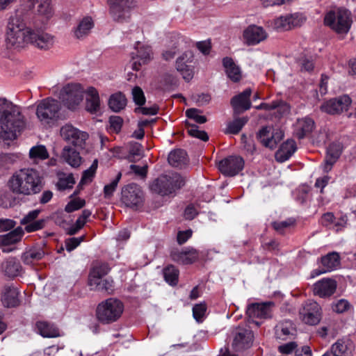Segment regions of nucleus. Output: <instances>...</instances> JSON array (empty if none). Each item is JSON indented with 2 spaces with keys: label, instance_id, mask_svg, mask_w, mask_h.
<instances>
[{
  "label": "nucleus",
  "instance_id": "f257e3e1",
  "mask_svg": "<svg viewBox=\"0 0 356 356\" xmlns=\"http://www.w3.org/2000/svg\"><path fill=\"white\" fill-rule=\"evenodd\" d=\"M54 36L43 30L27 27L22 17L15 14L11 16L7 26L6 43L8 49L20 50L28 44L41 50L53 47Z\"/></svg>",
  "mask_w": 356,
  "mask_h": 356
},
{
  "label": "nucleus",
  "instance_id": "f03ea898",
  "mask_svg": "<svg viewBox=\"0 0 356 356\" xmlns=\"http://www.w3.org/2000/svg\"><path fill=\"white\" fill-rule=\"evenodd\" d=\"M24 124L20 107L5 98H0V138L15 139Z\"/></svg>",
  "mask_w": 356,
  "mask_h": 356
},
{
  "label": "nucleus",
  "instance_id": "7ed1b4c3",
  "mask_svg": "<svg viewBox=\"0 0 356 356\" xmlns=\"http://www.w3.org/2000/svg\"><path fill=\"white\" fill-rule=\"evenodd\" d=\"M11 190L16 193L31 195L42 189V178L38 171L24 168L16 172L9 181Z\"/></svg>",
  "mask_w": 356,
  "mask_h": 356
},
{
  "label": "nucleus",
  "instance_id": "20e7f679",
  "mask_svg": "<svg viewBox=\"0 0 356 356\" xmlns=\"http://www.w3.org/2000/svg\"><path fill=\"white\" fill-rule=\"evenodd\" d=\"M124 311L122 302L115 298H109L98 304L96 318L103 325H109L118 321Z\"/></svg>",
  "mask_w": 356,
  "mask_h": 356
},
{
  "label": "nucleus",
  "instance_id": "39448f33",
  "mask_svg": "<svg viewBox=\"0 0 356 356\" xmlns=\"http://www.w3.org/2000/svg\"><path fill=\"white\" fill-rule=\"evenodd\" d=\"M185 180L179 174L170 173L156 179L150 185L151 191L161 195H168L180 189Z\"/></svg>",
  "mask_w": 356,
  "mask_h": 356
},
{
  "label": "nucleus",
  "instance_id": "423d86ee",
  "mask_svg": "<svg viewBox=\"0 0 356 356\" xmlns=\"http://www.w3.org/2000/svg\"><path fill=\"white\" fill-rule=\"evenodd\" d=\"M60 104L53 98H46L40 101L36 109V115L43 125L51 126L58 119Z\"/></svg>",
  "mask_w": 356,
  "mask_h": 356
},
{
  "label": "nucleus",
  "instance_id": "0eeeda50",
  "mask_svg": "<svg viewBox=\"0 0 356 356\" xmlns=\"http://www.w3.org/2000/svg\"><path fill=\"white\" fill-rule=\"evenodd\" d=\"M324 23L337 33H347L352 23L350 13L343 8L330 11L325 16Z\"/></svg>",
  "mask_w": 356,
  "mask_h": 356
},
{
  "label": "nucleus",
  "instance_id": "6e6552de",
  "mask_svg": "<svg viewBox=\"0 0 356 356\" xmlns=\"http://www.w3.org/2000/svg\"><path fill=\"white\" fill-rule=\"evenodd\" d=\"M85 90L79 83H69L60 92L59 98L70 109H74L83 99Z\"/></svg>",
  "mask_w": 356,
  "mask_h": 356
},
{
  "label": "nucleus",
  "instance_id": "1a4fd4ad",
  "mask_svg": "<svg viewBox=\"0 0 356 356\" xmlns=\"http://www.w3.org/2000/svg\"><path fill=\"white\" fill-rule=\"evenodd\" d=\"M108 2L111 17L118 22H124L129 19L130 11L136 6L134 0H108Z\"/></svg>",
  "mask_w": 356,
  "mask_h": 356
},
{
  "label": "nucleus",
  "instance_id": "9d476101",
  "mask_svg": "<svg viewBox=\"0 0 356 356\" xmlns=\"http://www.w3.org/2000/svg\"><path fill=\"white\" fill-rule=\"evenodd\" d=\"M301 321L307 325H316L320 323L323 316L321 305L315 301L305 302L299 310Z\"/></svg>",
  "mask_w": 356,
  "mask_h": 356
},
{
  "label": "nucleus",
  "instance_id": "9b49d317",
  "mask_svg": "<svg viewBox=\"0 0 356 356\" xmlns=\"http://www.w3.org/2000/svg\"><path fill=\"white\" fill-rule=\"evenodd\" d=\"M121 201L127 207L138 208L141 206L144 195L140 187L136 184H130L124 186L121 192Z\"/></svg>",
  "mask_w": 356,
  "mask_h": 356
},
{
  "label": "nucleus",
  "instance_id": "f8f14e48",
  "mask_svg": "<svg viewBox=\"0 0 356 356\" xmlns=\"http://www.w3.org/2000/svg\"><path fill=\"white\" fill-rule=\"evenodd\" d=\"M253 339V332L250 329L238 326L233 331L232 349L235 352L248 349L252 346Z\"/></svg>",
  "mask_w": 356,
  "mask_h": 356
},
{
  "label": "nucleus",
  "instance_id": "ddd939ff",
  "mask_svg": "<svg viewBox=\"0 0 356 356\" xmlns=\"http://www.w3.org/2000/svg\"><path fill=\"white\" fill-rule=\"evenodd\" d=\"M133 64L132 68L138 71L140 66L146 65L153 59V51L149 44L137 42L134 50L131 53Z\"/></svg>",
  "mask_w": 356,
  "mask_h": 356
},
{
  "label": "nucleus",
  "instance_id": "4468645a",
  "mask_svg": "<svg viewBox=\"0 0 356 356\" xmlns=\"http://www.w3.org/2000/svg\"><path fill=\"white\" fill-rule=\"evenodd\" d=\"M60 136L64 140L78 147H82L88 138L86 132L68 124L61 127Z\"/></svg>",
  "mask_w": 356,
  "mask_h": 356
},
{
  "label": "nucleus",
  "instance_id": "2eb2a0df",
  "mask_svg": "<svg viewBox=\"0 0 356 356\" xmlns=\"http://www.w3.org/2000/svg\"><path fill=\"white\" fill-rule=\"evenodd\" d=\"M351 99L348 95H342L330 99L321 106V110L330 115L340 114L348 111L351 104Z\"/></svg>",
  "mask_w": 356,
  "mask_h": 356
},
{
  "label": "nucleus",
  "instance_id": "dca6fc26",
  "mask_svg": "<svg viewBox=\"0 0 356 356\" xmlns=\"http://www.w3.org/2000/svg\"><path fill=\"white\" fill-rule=\"evenodd\" d=\"M244 167V160L238 156H229L218 163L220 171L225 176L234 177Z\"/></svg>",
  "mask_w": 356,
  "mask_h": 356
},
{
  "label": "nucleus",
  "instance_id": "f3484780",
  "mask_svg": "<svg viewBox=\"0 0 356 356\" xmlns=\"http://www.w3.org/2000/svg\"><path fill=\"white\" fill-rule=\"evenodd\" d=\"M274 302H254L248 305L246 314L250 318H268L272 316Z\"/></svg>",
  "mask_w": 356,
  "mask_h": 356
},
{
  "label": "nucleus",
  "instance_id": "a211bd4d",
  "mask_svg": "<svg viewBox=\"0 0 356 356\" xmlns=\"http://www.w3.org/2000/svg\"><path fill=\"white\" fill-rule=\"evenodd\" d=\"M193 55L191 51H186L176 60V69L183 78L189 81L194 74Z\"/></svg>",
  "mask_w": 356,
  "mask_h": 356
},
{
  "label": "nucleus",
  "instance_id": "6ab92c4d",
  "mask_svg": "<svg viewBox=\"0 0 356 356\" xmlns=\"http://www.w3.org/2000/svg\"><path fill=\"white\" fill-rule=\"evenodd\" d=\"M40 213L39 209L31 211L20 220V224L24 226V231L31 233L40 230L44 227V219L36 220Z\"/></svg>",
  "mask_w": 356,
  "mask_h": 356
},
{
  "label": "nucleus",
  "instance_id": "aec40b11",
  "mask_svg": "<svg viewBox=\"0 0 356 356\" xmlns=\"http://www.w3.org/2000/svg\"><path fill=\"white\" fill-rule=\"evenodd\" d=\"M243 37L248 45H256L266 39L267 33L261 26L250 25L243 31Z\"/></svg>",
  "mask_w": 356,
  "mask_h": 356
},
{
  "label": "nucleus",
  "instance_id": "412c9836",
  "mask_svg": "<svg viewBox=\"0 0 356 356\" xmlns=\"http://www.w3.org/2000/svg\"><path fill=\"white\" fill-rule=\"evenodd\" d=\"M341 152L342 146L339 143H333L328 146L324 162L321 165L323 172H328L332 170Z\"/></svg>",
  "mask_w": 356,
  "mask_h": 356
},
{
  "label": "nucleus",
  "instance_id": "4be33fe9",
  "mask_svg": "<svg viewBox=\"0 0 356 356\" xmlns=\"http://www.w3.org/2000/svg\"><path fill=\"white\" fill-rule=\"evenodd\" d=\"M337 282L331 278H323L314 284V293L321 298H327L334 293Z\"/></svg>",
  "mask_w": 356,
  "mask_h": 356
},
{
  "label": "nucleus",
  "instance_id": "5701e85b",
  "mask_svg": "<svg viewBox=\"0 0 356 356\" xmlns=\"http://www.w3.org/2000/svg\"><path fill=\"white\" fill-rule=\"evenodd\" d=\"M170 257L174 261L179 264H191L197 260L199 254L193 248H186L184 250L175 249L171 251Z\"/></svg>",
  "mask_w": 356,
  "mask_h": 356
},
{
  "label": "nucleus",
  "instance_id": "b1692460",
  "mask_svg": "<svg viewBox=\"0 0 356 356\" xmlns=\"http://www.w3.org/2000/svg\"><path fill=\"white\" fill-rule=\"evenodd\" d=\"M314 121L308 117L298 119L293 124V134L299 139L308 136L314 128Z\"/></svg>",
  "mask_w": 356,
  "mask_h": 356
},
{
  "label": "nucleus",
  "instance_id": "393cba45",
  "mask_svg": "<svg viewBox=\"0 0 356 356\" xmlns=\"http://www.w3.org/2000/svg\"><path fill=\"white\" fill-rule=\"evenodd\" d=\"M252 94L250 88H246L241 93L231 99V104L236 113L247 111L251 107L250 97Z\"/></svg>",
  "mask_w": 356,
  "mask_h": 356
},
{
  "label": "nucleus",
  "instance_id": "a878e982",
  "mask_svg": "<svg viewBox=\"0 0 356 356\" xmlns=\"http://www.w3.org/2000/svg\"><path fill=\"white\" fill-rule=\"evenodd\" d=\"M354 349L353 341L347 337L338 339L331 347L334 356H351Z\"/></svg>",
  "mask_w": 356,
  "mask_h": 356
},
{
  "label": "nucleus",
  "instance_id": "bb28decb",
  "mask_svg": "<svg viewBox=\"0 0 356 356\" xmlns=\"http://www.w3.org/2000/svg\"><path fill=\"white\" fill-rule=\"evenodd\" d=\"M86 95V110L92 114H96L100 111V98L97 90L88 87L84 92Z\"/></svg>",
  "mask_w": 356,
  "mask_h": 356
},
{
  "label": "nucleus",
  "instance_id": "cd10ccee",
  "mask_svg": "<svg viewBox=\"0 0 356 356\" xmlns=\"http://www.w3.org/2000/svg\"><path fill=\"white\" fill-rule=\"evenodd\" d=\"M296 144L293 140H287L283 143L275 153V159L279 162L287 161L296 152Z\"/></svg>",
  "mask_w": 356,
  "mask_h": 356
},
{
  "label": "nucleus",
  "instance_id": "c85d7f7f",
  "mask_svg": "<svg viewBox=\"0 0 356 356\" xmlns=\"http://www.w3.org/2000/svg\"><path fill=\"white\" fill-rule=\"evenodd\" d=\"M295 327L292 321H284L275 326L276 338L282 341L290 339L294 334Z\"/></svg>",
  "mask_w": 356,
  "mask_h": 356
},
{
  "label": "nucleus",
  "instance_id": "c756f323",
  "mask_svg": "<svg viewBox=\"0 0 356 356\" xmlns=\"http://www.w3.org/2000/svg\"><path fill=\"white\" fill-rule=\"evenodd\" d=\"M265 129L259 130V133L257 134V138L264 146L271 149L275 148L277 143L282 140L283 137L282 131H276L275 132H273L271 131L269 138H264V133H265Z\"/></svg>",
  "mask_w": 356,
  "mask_h": 356
},
{
  "label": "nucleus",
  "instance_id": "7c9ffc66",
  "mask_svg": "<svg viewBox=\"0 0 356 356\" xmlns=\"http://www.w3.org/2000/svg\"><path fill=\"white\" fill-rule=\"evenodd\" d=\"M222 64L227 76L234 82H238L241 79L240 67L229 57H225L222 60Z\"/></svg>",
  "mask_w": 356,
  "mask_h": 356
},
{
  "label": "nucleus",
  "instance_id": "2f4dec72",
  "mask_svg": "<svg viewBox=\"0 0 356 356\" xmlns=\"http://www.w3.org/2000/svg\"><path fill=\"white\" fill-rule=\"evenodd\" d=\"M62 159L74 168L79 167L81 163V157L74 147L65 146L61 153Z\"/></svg>",
  "mask_w": 356,
  "mask_h": 356
},
{
  "label": "nucleus",
  "instance_id": "473e14b6",
  "mask_svg": "<svg viewBox=\"0 0 356 356\" xmlns=\"http://www.w3.org/2000/svg\"><path fill=\"white\" fill-rule=\"evenodd\" d=\"M94 26V22L90 17H83L74 30V37L82 39L87 36Z\"/></svg>",
  "mask_w": 356,
  "mask_h": 356
},
{
  "label": "nucleus",
  "instance_id": "72a5a7b5",
  "mask_svg": "<svg viewBox=\"0 0 356 356\" xmlns=\"http://www.w3.org/2000/svg\"><path fill=\"white\" fill-rule=\"evenodd\" d=\"M18 295L19 293L16 288L6 286L1 298L3 304L7 307H16L19 304Z\"/></svg>",
  "mask_w": 356,
  "mask_h": 356
},
{
  "label": "nucleus",
  "instance_id": "f704fd0d",
  "mask_svg": "<svg viewBox=\"0 0 356 356\" xmlns=\"http://www.w3.org/2000/svg\"><path fill=\"white\" fill-rule=\"evenodd\" d=\"M323 269L316 275L333 270L340 264L339 255L337 252H331L321 258Z\"/></svg>",
  "mask_w": 356,
  "mask_h": 356
},
{
  "label": "nucleus",
  "instance_id": "c9c22d12",
  "mask_svg": "<svg viewBox=\"0 0 356 356\" xmlns=\"http://www.w3.org/2000/svg\"><path fill=\"white\" fill-rule=\"evenodd\" d=\"M91 290L106 292L111 294L113 291V281L110 278H99L97 280L88 282Z\"/></svg>",
  "mask_w": 356,
  "mask_h": 356
},
{
  "label": "nucleus",
  "instance_id": "e433bc0d",
  "mask_svg": "<svg viewBox=\"0 0 356 356\" xmlns=\"http://www.w3.org/2000/svg\"><path fill=\"white\" fill-rule=\"evenodd\" d=\"M4 273L10 277L18 276L22 271L20 263L15 258H9L2 264Z\"/></svg>",
  "mask_w": 356,
  "mask_h": 356
},
{
  "label": "nucleus",
  "instance_id": "4c0bfd02",
  "mask_svg": "<svg viewBox=\"0 0 356 356\" xmlns=\"http://www.w3.org/2000/svg\"><path fill=\"white\" fill-rule=\"evenodd\" d=\"M168 163L173 167L181 168L188 162L186 152L183 149L172 151L168 155Z\"/></svg>",
  "mask_w": 356,
  "mask_h": 356
},
{
  "label": "nucleus",
  "instance_id": "58836bf2",
  "mask_svg": "<svg viewBox=\"0 0 356 356\" xmlns=\"http://www.w3.org/2000/svg\"><path fill=\"white\" fill-rule=\"evenodd\" d=\"M36 327L44 337H57L60 336L58 329L53 324L46 321H39L36 323Z\"/></svg>",
  "mask_w": 356,
  "mask_h": 356
},
{
  "label": "nucleus",
  "instance_id": "ea45409f",
  "mask_svg": "<svg viewBox=\"0 0 356 356\" xmlns=\"http://www.w3.org/2000/svg\"><path fill=\"white\" fill-rule=\"evenodd\" d=\"M127 105V98L124 94L120 92L111 95L108 99V106L114 112H120L124 109Z\"/></svg>",
  "mask_w": 356,
  "mask_h": 356
},
{
  "label": "nucleus",
  "instance_id": "a19ab883",
  "mask_svg": "<svg viewBox=\"0 0 356 356\" xmlns=\"http://www.w3.org/2000/svg\"><path fill=\"white\" fill-rule=\"evenodd\" d=\"M23 234L24 229L21 227H18L9 233L2 236L0 239V243L2 245L8 246L10 244H14L19 241Z\"/></svg>",
  "mask_w": 356,
  "mask_h": 356
},
{
  "label": "nucleus",
  "instance_id": "79ce46f5",
  "mask_svg": "<svg viewBox=\"0 0 356 356\" xmlns=\"http://www.w3.org/2000/svg\"><path fill=\"white\" fill-rule=\"evenodd\" d=\"M44 255V252L42 249L33 248L26 251L22 258L25 264L31 265L35 261L40 260Z\"/></svg>",
  "mask_w": 356,
  "mask_h": 356
},
{
  "label": "nucleus",
  "instance_id": "37998d69",
  "mask_svg": "<svg viewBox=\"0 0 356 356\" xmlns=\"http://www.w3.org/2000/svg\"><path fill=\"white\" fill-rule=\"evenodd\" d=\"M163 273L166 282L172 286L177 285L179 278L178 269L172 265H169L163 269Z\"/></svg>",
  "mask_w": 356,
  "mask_h": 356
},
{
  "label": "nucleus",
  "instance_id": "c03bdc74",
  "mask_svg": "<svg viewBox=\"0 0 356 356\" xmlns=\"http://www.w3.org/2000/svg\"><path fill=\"white\" fill-rule=\"evenodd\" d=\"M29 157L34 161L44 160L49 157V153L45 146L39 145L30 149Z\"/></svg>",
  "mask_w": 356,
  "mask_h": 356
},
{
  "label": "nucleus",
  "instance_id": "a18cd8bd",
  "mask_svg": "<svg viewBox=\"0 0 356 356\" xmlns=\"http://www.w3.org/2000/svg\"><path fill=\"white\" fill-rule=\"evenodd\" d=\"M109 270L108 265L106 264H101L95 266L90 272L88 282L102 278V277L108 273Z\"/></svg>",
  "mask_w": 356,
  "mask_h": 356
},
{
  "label": "nucleus",
  "instance_id": "49530a36",
  "mask_svg": "<svg viewBox=\"0 0 356 356\" xmlns=\"http://www.w3.org/2000/svg\"><path fill=\"white\" fill-rule=\"evenodd\" d=\"M248 118H236L232 122L228 123L227 127L226 133L236 134H238L243 127L247 123Z\"/></svg>",
  "mask_w": 356,
  "mask_h": 356
},
{
  "label": "nucleus",
  "instance_id": "de8ad7c7",
  "mask_svg": "<svg viewBox=\"0 0 356 356\" xmlns=\"http://www.w3.org/2000/svg\"><path fill=\"white\" fill-rule=\"evenodd\" d=\"M97 166L98 161L97 159H95L92 163L91 164L90 167L88 169L83 171L80 181L81 184H86L90 183L92 181L93 177H95V175L96 173Z\"/></svg>",
  "mask_w": 356,
  "mask_h": 356
},
{
  "label": "nucleus",
  "instance_id": "09e8293b",
  "mask_svg": "<svg viewBox=\"0 0 356 356\" xmlns=\"http://www.w3.org/2000/svg\"><path fill=\"white\" fill-rule=\"evenodd\" d=\"M51 0H43L38 6L37 11L39 15L49 19L52 16V9L50 5Z\"/></svg>",
  "mask_w": 356,
  "mask_h": 356
},
{
  "label": "nucleus",
  "instance_id": "8fccbe9b",
  "mask_svg": "<svg viewBox=\"0 0 356 356\" xmlns=\"http://www.w3.org/2000/svg\"><path fill=\"white\" fill-rule=\"evenodd\" d=\"M350 307V304L346 299L337 300L332 302V309L333 312L341 314L348 311Z\"/></svg>",
  "mask_w": 356,
  "mask_h": 356
},
{
  "label": "nucleus",
  "instance_id": "3c124183",
  "mask_svg": "<svg viewBox=\"0 0 356 356\" xmlns=\"http://www.w3.org/2000/svg\"><path fill=\"white\" fill-rule=\"evenodd\" d=\"M188 133L190 136L201 139L203 141H207L209 136L207 134L198 129V127L195 124H188Z\"/></svg>",
  "mask_w": 356,
  "mask_h": 356
},
{
  "label": "nucleus",
  "instance_id": "603ef678",
  "mask_svg": "<svg viewBox=\"0 0 356 356\" xmlns=\"http://www.w3.org/2000/svg\"><path fill=\"white\" fill-rule=\"evenodd\" d=\"M121 177H122V173L119 172L117 175L116 177L109 184H107L104 186V197L106 198H109L113 195Z\"/></svg>",
  "mask_w": 356,
  "mask_h": 356
},
{
  "label": "nucleus",
  "instance_id": "864d4df0",
  "mask_svg": "<svg viewBox=\"0 0 356 356\" xmlns=\"http://www.w3.org/2000/svg\"><path fill=\"white\" fill-rule=\"evenodd\" d=\"M201 111L197 108H189L186 111V115L193 120L195 122L203 124L207 122V118L200 114Z\"/></svg>",
  "mask_w": 356,
  "mask_h": 356
},
{
  "label": "nucleus",
  "instance_id": "5fc2aeb1",
  "mask_svg": "<svg viewBox=\"0 0 356 356\" xmlns=\"http://www.w3.org/2000/svg\"><path fill=\"white\" fill-rule=\"evenodd\" d=\"M183 42V40L181 38H179L177 41L175 43V45L172 46L171 48L165 50L163 53V58L165 60H170L172 59L176 54L179 51L181 43Z\"/></svg>",
  "mask_w": 356,
  "mask_h": 356
},
{
  "label": "nucleus",
  "instance_id": "6e6d98bb",
  "mask_svg": "<svg viewBox=\"0 0 356 356\" xmlns=\"http://www.w3.org/2000/svg\"><path fill=\"white\" fill-rule=\"evenodd\" d=\"M207 311V305L204 303L197 304L193 307V316L198 322H202Z\"/></svg>",
  "mask_w": 356,
  "mask_h": 356
},
{
  "label": "nucleus",
  "instance_id": "4d7b16f0",
  "mask_svg": "<svg viewBox=\"0 0 356 356\" xmlns=\"http://www.w3.org/2000/svg\"><path fill=\"white\" fill-rule=\"evenodd\" d=\"M132 97L135 104L138 106H143L145 103V97L143 90L138 87L135 86L132 89Z\"/></svg>",
  "mask_w": 356,
  "mask_h": 356
},
{
  "label": "nucleus",
  "instance_id": "13d9d810",
  "mask_svg": "<svg viewBox=\"0 0 356 356\" xmlns=\"http://www.w3.org/2000/svg\"><path fill=\"white\" fill-rule=\"evenodd\" d=\"M274 28L280 31H286L290 29L288 15L280 16L274 19Z\"/></svg>",
  "mask_w": 356,
  "mask_h": 356
},
{
  "label": "nucleus",
  "instance_id": "bf43d9fd",
  "mask_svg": "<svg viewBox=\"0 0 356 356\" xmlns=\"http://www.w3.org/2000/svg\"><path fill=\"white\" fill-rule=\"evenodd\" d=\"M86 204L84 200L77 198L70 201L65 207V211L71 213L82 208Z\"/></svg>",
  "mask_w": 356,
  "mask_h": 356
},
{
  "label": "nucleus",
  "instance_id": "052dcab7",
  "mask_svg": "<svg viewBox=\"0 0 356 356\" xmlns=\"http://www.w3.org/2000/svg\"><path fill=\"white\" fill-rule=\"evenodd\" d=\"M290 29L300 26L305 20V17L300 14L296 13L288 15Z\"/></svg>",
  "mask_w": 356,
  "mask_h": 356
},
{
  "label": "nucleus",
  "instance_id": "680f3d73",
  "mask_svg": "<svg viewBox=\"0 0 356 356\" xmlns=\"http://www.w3.org/2000/svg\"><path fill=\"white\" fill-rule=\"evenodd\" d=\"M281 106H284L286 108V105L285 104H284L283 102L276 101V102H273L270 104L262 103L260 105L256 106L255 108L257 110L264 109L266 111H270V110H273L275 108H278Z\"/></svg>",
  "mask_w": 356,
  "mask_h": 356
},
{
  "label": "nucleus",
  "instance_id": "e2e57ef3",
  "mask_svg": "<svg viewBox=\"0 0 356 356\" xmlns=\"http://www.w3.org/2000/svg\"><path fill=\"white\" fill-rule=\"evenodd\" d=\"M84 236H80L78 238H70L65 241L66 250L68 252H71L74 250L79 244L83 241Z\"/></svg>",
  "mask_w": 356,
  "mask_h": 356
},
{
  "label": "nucleus",
  "instance_id": "0e129e2a",
  "mask_svg": "<svg viewBox=\"0 0 356 356\" xmlns=\"http://www.w3.org/2000/svg\"><path fill=\"white\" fill-rule=\"evenodd\" d=\"M74 184V181L72 177L68 176L63 179H60L58 186L60 190H65L72 188Z\"/></svg>",
  "mask_w": 356,
  "mask_h": 356
},
{
  "label": "nucleus",
  "instance_id": "69168bd1",
  "mask_svg": "<svg viewBox=\"0 0 356 356\" xmlns=\"http://www.w3.org/2000/svg\"><path fill=\"white\" fill-rule=\"evenodd\" d=\"M301 71L311 72L314 69V63L312 60L307 58H302L298 61Z\"/></svg>",
  "mask_w": 356,
  "mask_h": 356
},
{
  "label": "nucleus",
  "instance_id": "338daca9",
  "mask_svg": "<svg viewBox=\"0 0 356 356\" xmlns=\"http://www.w3.org/2000/svg\"><path fill=\"white\" fill-rule=\"evenodd\" d=\"M123 120L120 116H111L109 118L111 127L116 132H118L122 127Z\"/></svg>",
  "mask_w": 356,
  "mask_h": 356
},
{
  "label": "nucleus",
  "instance_id": "774afa93",
  "mask_svg": "<svg viewBox=\"0 0 356 356\" xmlns=\"http://www.w3.org/2000/svg\"><path fill=\"white\" fill-rule=\"evenodd\" d=\"M16 223L10 219H0V232H6L13 229Z\"/></svg>",
  "mask_w": 356,
  "mask_h": 356
}]
</instances>
